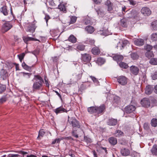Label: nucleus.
I'll list each match as a JSON object with an SVG mask.
<instances>
[{
  "label": "nucleus",
  "instance_id": "39",
  "mask_svg": "<svg viewBox=\"0 0 157 157\" xmlns=\"http://www.w3.org/2000/svg\"><path fill=\"white\" fill-rule=\"evenodd\" d=\"M151 26L154 30H157V20L152 22Z\"/></svg>",
  "mask_w": 157,
  "mask_h": 157
},
{
  "label": "nucleus",
  "instance_id": "59",
  "mask_svg": "<svg viewBox=\"0 0 157 157\" xmlns=\"http://www.w3.org/2000/svg\"><path fill=\"white\" fill-rule=\"evenodd\" d=\"M50 18V17L49 15H45V16L44 18V19H45L46 22L47 24V23H48V20H49Z\"/></svg>",
  "mask_w": 157,
  "mask_h": 157
},
{
  "label": "nucleus",
  "instance_id": "22",
  "mask_svg": "<svg viewBox=\"0 0 157 157\" xmlns=\"http://www.w3.org/2000/svg\"><path fill=\"white\" fill-rule=\"evenodd\" d=\"M96 106H91L88 107L87 109L88 112L90 114L96 113L97 110Z\"/></svg>",
  "mask_w": 157,
  "mask_h": 157
},
{
  "label": "nucleus",
  "instance_id": "20",
  "mask_svg": "<svg viewBox=\"0 0 157 157\" xmlns=\"http://www.w3.org/2000/svg\"><path fill=\"white\" fill-rule=\"evenodd\" d=\"M105 5L107 7V10L110 12L113 10V4L109 0H107L105 2Z\"/></svg>",
  "mask_w": 157,
  "mask_h": 157
},
{
  "label": "nucleus",
  "instance_id": "11",
  "mask_svg": "<svg viewBox=\"0 0 157 157\" xmlns=\"http://www.w3.org/2000/svg\"><path fill=\"white\" fill-rule=\"evenodd\" d=\"M141 13L144 16H149L151 13L150 10L147 7H144L142 8L141 10Z\"/></svg>",
  "mask_w": 157,
  "mask_h": 157
},
{
  "label": "nucleus",
  "instance_id": "29",
  "mask_svg": "<svg viewBox=\"0 0 157 157\" xmlns=\"http://www.w3.org/2000/svg\"><path fill=\"white\" fill-rule=\"evenodd\" d=\"M68 40L72 43H75L76 41V38L73 35H71L68 38Z\"/></svg>",
  "mask_w": 157,
  "mask_h": 157
},
{
  "label": "nucleus",
  "instance_id": "13",
  "mask_svg": "<svg viewBox=\"0 0 157 157\" xmlns=\"http://www.w3.org/2000/svg\"><path fill=\"white\" fill-rule=\"evenodd\" d=\"M121 98L117 96H115L113 98V105L114 106L118 107L121 105Z\"/></svg>",
  "mask_w": 157,
  "mask_h": 157
},
{
  "label": "nucleus",
  "instance_id": "10",
  "mask_svg": "<svg viewBox=\"0 0 157 157\" xmlns=\"http://www.w3.org/2000/svg\"><path fill=\"white\" fill-rule=\"evenodd\" d=\"M35 29L36 27L34 24H29L26 27L25 30L27 32L33 33L35 31Z\"/></svg>",
  "mask_w": 157,
  "mask_h": 157
},
{
  "label": "nucleus",
  "instance_id": "26",
  "mask_svg": "<svg viewBox=\"0 0 157 157\" xmlns=\"http://www.w3.org/2000/svg\"><path fill=\"white\" fill-rule=\"evenodd\" d=\"M151 151L153 155H157V145L154 144L153 145L151 150Z\"/></svg>",
  "mask_w": 157,
  "mask_h": 157
},
{
  "label": "nucleus",
  "instance_id": "4",
  "mask_svg": "<svg viewBox=\"0 0 157 157\" xmlns=\"http://www.w3.org/2000/svg\"><path fill=\"white\" fill-rule=\"evenodd\" d=\"M127 14L126 17L129 18H135L137 17L138 12L135 10H128L126 11Z\"/></svg>",
  "mask_w": 157,
  "mask_h": 157
},
{
  "label": "nucleus",
  "instance_id": "8",
  "mask_svg": "<svg viewBox=\"0 0 157 157\" xmlns=\"http://www.w3.org/2000/svg\"><path fill=\"white\" fill-rule=\"evenodd\" d=\"M117 81L120 84L122 85H125L127 83V78L123 76H120L117 77Z\"/></svg>",
  "mask_w": 157,
  "mask_h": 157
},
{
  "label": "nucleus",
  "instance_id": "44",
  "mask_svg": "<svg viewBox=\"0 0 157 157\" xmlns=\"http://www.w3.org/2000/svg\"><path fill=\"white\" fill-rule=\"evenodd\" d=\"M84 140L87 143H91L92 142L91 139L89 137L86 136H84Z\"/></svg>",
  "mask_w": 157,
  "mask_h": 157
},
{
  "label": "nucleus",
  "instance_id": "51",
  "mask_svg": "<svg viewBox=\"0 0 157 157\" xmlns=\"http://www.w3.org/2000/svg\"><path fill=\"white\" fill-rule=\"evenodd\" d=\"M34 38L32 37H27L23 38L25 42H27L29 40H33Z\"/></svg>",
  "mask_w": 157,
  "mask_h": 157
},
{
  "label": "nucleus",
  "instance_id": "25",
  "mask_svg": "<svg viewBox=\"0 0 157 157\" xmlns=\"http://www.w3.org/2000/svg\"><path fill=\"white\" fill-rule=\"evenodd\" d=\"M124 135V133L121 131L119 130H116L114 133V135L116 137H119L122 136H123Z\"/></svg>",
  "mask_w": 157,
  "mask_h": 157
},
{
  "label": "nucleus",
  "instance_id": "16",
  "mask_svg": "<svg viewBox=\"0 0 157 157\" xmlns=\"http://www.w3.org/2000/svg\"><path fill=\"white\" fill-rule=\"evenodd\" d=\"M130 70L132 74L136 75L138 73L139 69L137 67L132 66L130 67Z\"/></svg>",
  "mask_w": 157,
  "mask_h": 157
},
{
  "label": "nucleus",
  "instance_id": "57",
  "mask_svg": "<svg viewBox=\"0 0 157 157\" xmlns=\"http://www.w3.org/2000/svg\"><path fill=\"white\" fill-rule=\"evenodd\" d=\"M94 3L96 4H100L102 2V0H92Z\"/></svg>",
  "mask_w": 157,
  "mask_h": 157
},
{
  "label": "nucleus",
  "instance_id": "30",
  "mask_svg": "<svg viewBox=\"0 0 157 157\" xmlns=\"http://www.w3.org/2000/svg\"><path fill=\"white\" fill-rule=\"evenodd\" d=\"M151 126L153 127L157 126V119L155 118H152L151 120Z\"/></svg>",
  "mask_w": 157,
  "mask_h": 157
},
{
  "label": "nucleus",
  "instance_id": "17",
  "mask_svg": "<svg viewBox=\"0 0 157 157\" xmlns=\"http://www.w3.org/2000/svg\"><path fill=\"white\" fill-rule=\"evenodd\" d=\"M153 90V86L151 85H148L145 88V93L149 95L152 93Z\"/></svg>",
  "mask_w": 157,
  "mask_h": 157
},
{
  "label": "nucleus",
  "instance_id": "33",
  "mask_svg": "<svg viewBox=\"0 0 157 157\" xmlns=\"http://www.w3.org/2000/svg\"><path fill=\"white\" fill-rule=\"evenodd\" d=\"M130 56L131 58L133 60L137 59L139 57V56L136 53H131L130 54Z\"/></svg>",
  "mask_w": 157,
  "mask_h": 157
},
{
  "label": "nucleus",
  "instance_id": "52",
  "mask_svg": "<svg viewBox=\"0 0 157 157\" xmlns=\"http://www.w3.org/2000/svg\"><path fill=\"white\" fill-rule=\"evenodd\" d=\"M152 78L153 80L157 79V70L156 71L153 75H152Z\"/></svg>",
  "mask_w": 157,
  "mask_h": 157
},
{
  "label": "nucleus",
  "instance_id": "15",
  "mask_svg": "<svg viewBox=\"0 0 157 157\" xmlns=\"http://www.w3.org/2000/svg\"><path fill=\"white\" fill-rule=\"evenodd\" d=\"M108 141L110 144L112 146H114L117 143V138L113 136L110 137L109 138Z\"/></svg>",
  "mask_w": 157,
  "mask_h": 157
},
{
  "label": "nucleus",
  "instance_id": "23",
  "mask_svg": "<svg viewBox=\"0 0 157 157\" xmlns=\"http://www.w3.org/2000/svg\"><path fill=\"white\" fill-rule=\"evenodd\" d=\"M113 59L117 62H119L123 59V57L121 55H116L113 57Z\"/></svg>",
  "mask_w": 157,
  "mask_h": 157
},
{
  "label": "nucleus",
  "instance_id": "38",
  "mask_svg": "<svg viewBox=\"0 0 157 157\" xmlns=\"http://www.w3.org/2000/svg\"><path fill=\"white\" fill-rule=\"evenodd\" d=\"M151 39L152 41H156L157 40V33H153L151 35Z\"/></svg>",
  "mask_w": 157,
  "mask_h": 157
},
{
  "label": "nucleus",
  "instance_id": "14",
  "mask_svg": "<svg viewBox=\"0 0 157 157\" xmlns=\"http://www.w3.org/2000/svg\"><path fill=\"white\" fill-rule=\"evenodd\" d=\"M68 111L64 108L62 106H61L54 110V111L57 114L58 113L63 112H67Z\"/></svg>",
  "mask_w": 157,
  "mask_h": 157
},
{
  "label": "nucleus",
  "instance_id": "31",
  "mask_svg": "<svg viewBox=\"0 0 157 157\" xmlns=\"http://www.w3.org/2000/svg\"><path fill=\"white\" fill-rule=\"evenodd\" d=\"M120 25L123 27H127V20L124 18L122 19L120 21Z\"/></svg>",
  "mask_w": 157,
  "mask_h": 157
},
{
  "label": "nucleus",
  "instance_id": "46",
  "mask_svg": "<svg viewBox=\"0 0 157 157\" xmlns=\"http://www.w3.org/2000/svg\"><path fill=\"white\" fill-rule=\"evenodd\" d=\"M45 133V132H44V130L43 129H41L40 130L39 132V135L38 137V138L39 137L41 136L42 137H43Z\"/></svg>",
  "mask_w": 157,
  "mask_h": 157
},
{
  "label": "nucleus",
  "instance_id": "47",
  "mask_svg": "<svg viewBox=\"0 0 157 157\" xmlns=\"http://www.w3.org/2000/svg\"><path fill=\"white\" fill-rule=\"evenodd\" d=\"M58 8L61 11H65V6L62 4H60L58 6Z\"/></svg>",
  "mask_w": 157,
  "mask_h": 157
},
{
  "label": "nucleus",
  "instance_id": "32",
  "mask_svg": "<svg viewBox=\"0 0 157 157\" xmlns=\"http://www.w3.org/2000/svg\"><path fill=\"white\" fill-rule=\"evenodd\" d=\"M119 65L121 67L125 69H127L128 67V65L126 63L124 62H120Z\"/></svg>",
  "mask_w": 157,
  "mask_h": 157
},
{
  "label": "nucleus",
  "instance_id": "49",
  "mask_svg": "<svg viewBox=\"0 0 157 157\" xmlns=\"http://www.w3.org/2000/svg\"><path fill=\"white\" fill-rule=\"evenodd\" d=\"M17 152L19 154H21L23 156H21V157H24L25 155L28 153L27 152H25L22 151H19Z\"/></svg>",
  "mask_w": 157,
  "mask_h": 157
},
{
  "label": "nucleus",
  "instance_id": "45",
  "mask_svg": "<svg viewBox=\"0 0 157 157\" xmlns=\"http://www.w3.org/2000/svg\"><path fill=\"white\" fill-rule=\"evenodd\" d=\"M76 129H72V135L73 136L75 137L76 138H78V136L76 132Z\"/></svg>",
  "mask_w": 157,
  "mask_h": 157
},
{
  "label": "nucleus",
  "instance_id": "34",
  "mask_svg": "<svg viewBox=\"0 0 157 157\" xmlns=\"http://www.w3.org/2000/svg\"><path fill=\"white\" fill-rule=\"evenodd\" d=\"M20 74H22V76L27 78H29L30 77V76L32 75L31 73H25L24 72H21L20 73Z\"/></svg>",
  "mask_w": 157,
  "mask_h": 157
},
{
  "label": "nucleus",
  "instance_id": "21",
  "mask_svg": "<svg viewBox=\"0 0 157 157\" xmlns=\"http://www.w3.org/2000/svg\"><path fill=\"white\" fill-rule=\"evenodd\" d=\"M0 12L2 13L5 16L8 15V12L7 10V7L6 6H3L0 9Z\"/></svg>",
  "mask_w": 157,
  "mask_h": 157
},
{
  "label": "nucleus",
  "instance_id": "1",
  "mask_svg": "<svg viewBox=\"0 0 157 157\" xmlns=\"http://www.w3.org/2000/svg\"><path fill=\"white\" fill-rule=\"evenodd\" d=\"M33 80L35 81L32 86L33 91L39 90L43 89L44 81L41 76L39 75H35Z\"/></svg>",
  "mask_w": 157,
  "mask_h": 157
},
{
  "label": "nucleus",
  "instance_id": "48",
  "mask_svg": "<svg viewBox=\"0 0 157 157\" xmlns=\"http://www.w3.org/2000/svg\"><path fill=\"white\" fill-rule=\"evenodd\" d=\"M6 100V98L5 96H3L0 99V104H2L5 102Z\"/></svg>",
  "mask_w": 157,
  "mask_h": 157
},
{
  "label": "nucleus",
  "instance_id": "63",
  "mask_svg": "<svg viewBox=\"0 0 157 157\" xmlns=\"http://www.w3.org/2000/svg\"><path fill=\"white\" fill-rule=\"evenodd\" d=\"M101 150H104V151L105 152V153L106 154H107V153H108L107 151L106 150V147H101Z\"/></svg>",
  "mask_w": 157,
  "mask_h": 157
},
{
  "label": "nucleus",
  "instance_id": "3",
  "mask_svg": "<svg viewBox=\"0 0 157 157\" xmlns=\"http://www.w3.org/2000/svg\"><path fill=\"white\" fill-rule=\"evenodd\" d=\"M69 120V123L72 127V129L80 128V123L75 118L72 117Z\"/></svg>",
  "mask_w": 157,
  "mask_h": 157
},
{
  "label": "nucleus",
  "instance_id": "60",
  "mask_svg": "<svg viewBox=\"0 0 157 157\" xmlns=\"http://www.w3.org/2000/svg\"><path fill=\"white\" fill-rule=\"evenodd\" d=\"M90 77L94 82H98V80L95 77L91 76H90Z\"/></svg>",
  "mask_w": 157,
  "mask_h": 157
},
{
  "label": "nucleus",
  "instance_id": "12",
  "mask_svg": "<svg viewBox=\"0 0 157 157\" xmlns=\"http://www.w3.org/2000/svg\"><path fill=\"white\" fill-rule=\"evenodd\" d=\"M107 124L109 126H115L117 125V120L113 118H109L108 119Z\"/></svg>",
  "mask_w": 157,
  "mask_h": 157
},
{
  "label": "nucleus",
  "instance_id": "53",
  "mask_svg": "<svg viewBox=\"0 0 157 157\" xmlns=\"http://www.w3.org/2000/svg\"><path fill=\"white\" fill-rule=\"evenodd\" d=\"M25 55V53L23 52L20 54L19 55H18L17 56L18 58H21V59H23Z\"/></svg>",
  "mask_w": 157,
  "mask_h": 157
},
{
  "label": "nucleus",
  "instance_id": "42",
  "mask_svg": "<svg viewBox=\"0 0 157 157\" xmlns=\"http://www.w3.org/2000/svg\"><path fill=\"white\" fill-rule=\"evenodd\" d=\"M151 64L153 65L157 64V58H153L151 59L150 61Z\"/></svg>",
  "mask_w": 157,
  "mask_h": 157
},
{
  "label": "nucleus",
  "instance_id": "62",
  "mask_svg": "<svg viewBox=\"0 0 157 157\" xmlns=\"http://www.w3.org/2000/svg\"><path fill=\"white\" fill-rule=\"evenodd\" d=\"M97 60L98 62H101V63H103L104 62V59L103 58L101 57L98 58Z\"/></svg>",
  "mask_w": 157,
  "mask_h": 157
},
{
  "label": "nucleus",
  "instance_id": "28",
  "mask_svg": "<svg viewBox=\"0 0 157 157\" xmlns=\"http://www.w3.org/2000/svg\"><path fill=\"white\" fill-rule=\"evenodd\" d=\"M128 43V40H124L122 41L121 43H120L118 45H121L120 46V48L121 49H122L124 48L126 45Z\"/></svg>",
  "mask_w": 157,
  "mask_h": 157
},
{
  "label": "nucleus",
  "instance_id": "58",
  "mask_svg": "<svg viewBox=\"0 0 157 157\" xmlns=\"http://www.w3.org/2000/svg\"><path fill=\"white\" fill-rule=\"evenodd\" d=\"M7 74V72L4 69H2L1 71V75H5Z\"/></svg>",
  "mask_w": 157,
  "mask_h": 157
},
{
  "label": "nucleus",
  "instance_id": "6",
  "mask_svg": "<svg viewBox=\"0 0 157 157\" xmlns=\"http://www.w3.org/2000/svg\"><path fill=\"white\" fill-rule=\"evenodd\" d=\"M81 59L83 62L88 63L90 62L91 59V55L87 53L81 54Z\"/></svg>",
  "mask_w": 157,
  "mask_h": 157
},
{
  "label": "nucleus",
  "instance_id": "37",
  "mask_svg": "<svg viewBox=\"0 0 157 157\" xmlns=\"http://www.w3.org/2000/svg\"><path fill=\"white\" fill-rule=\"evenodd\" d=\"M145 55L146 57L148 58H150L154 56L153 52L151 51H147L145 53Z\"/></svg>",
  "mask_w": 157,
  "mask_h": 157
},
{
  "label": "nucleus",
  "instance_id": "7",
  "mask_svg": "<svg viewBox=\"0 0 157 157\" xmlns=\"http://www.w3.org/2000/svg\"><path fill=\"white\" fill-rule=\"evenodd\" d=\"M135 106L132 105H129L126 106L124 108V112L127 113H133L136 109Z\"/></svg>",
  "mask_w": 157,
  "mask_h": 157
},
{
  "label": "nucleus",
  "instance_id": "2",
  "mask_svg": "<svg viewBox=\"0 0 157 157\" xmlns=\"http://www.w3.org/2000/svg\"><path fill=\"white\" fill-rule=\"evenodd\" d=\"M2 21H4L5 23L2 25L1 30L2 32L4 33L11 29L13 27V25L10 21H6L5 20Z\"/></svg>",
  "mask_w": 157,
  "mask_h": 157
},
{
  "label": "nucleus",
  "instance_id": "18",
  "mask_svg": "<svg viewBox=\"0 0 157 157\" xmlns=\"http://www.w3.org/2000/svg\"><path fill=\"white\" fill-rule=\"evenodd\" d=\"M135 45L138 46H141L144 44V40L143 39L139 38L136 39L134 41Z\"/></svg>",
  "mask_w": 157,
  "mask_h": 157
},
{
  "label": "nucleus",
  "instance_id": "36",
  "mask_svg": "<svg viewBox=\"0 0 157 157\" xmlns=\"http://www.w3.org/2000/svg\"><path fill=\"white\" fill-rule=\"evenodd\" d=\"M77 17L75 16H72L70 17V24H73L77 20Z\"/></svg>",
  "mask_w": 157,
  "mask_h": 157
},
{
  "label": "nucleus",
  "instance_id": "27",
  "mask_svg": "<svg viewBox=\"0 0 157 157\" xmlns=\"http://www.w3.org/2000/svg\"><path fill=\"white\" fill-rule=\"evenodd\" d=\"M85 29L88 33H92L94 31V27L91 26H86Z\"/></svg>",
  "mask_w": 157,
  "mask_h": 157
},
{
  "label": "nucleus",
  "instance_id": "61",
  "mask_svg": "<svg viewBox=\"0 0 157 157\" xmlns=\"http://www.w3.org/2000/svg\"><path fill=\"white\" fill-rule=\"evenodd\" d=\"M13 64L15 65L16 71L20 70V69H19V65L18 64L16 63H13Z\"/></svg>",
  "mask_w": 157,
  "mask_h": 157
},
{
  "label": "nucleus",
  "instance_id": "64",
  "mask_svg": "<svg viewBox=\"0 0 157 157\" xmlns=\"http://www.w3.org/2000/svg\"><path fill=\"white\" fill-rule=\"evenodd\" d=\"M12 155L13 157H20V155L17 154H12Z\"/></svg>",
  "mask_w": 157,
  "mask_h": 157
},
{
  "label": "nucleus",
  "instance_id": "43",
  "mask_svg": "<svg viewBox=\"0 0 157 157\" xmlns=\"http://www.w3.org/2000/svg\"><path fill=\"white\" fill-rule=\"evenodd\" d=\"M152 46L150 44H147L146 46H144V49L147 51H151L152 49Z\"/></svg>",
  "mask_w": 157,
  "mask_h": 157
},
{
  "label": "nucleus",
  "instance_id": "55",
  "mask_svg": "<svg viewBox=\"0 0 157 157\" xmlns=\"http://www.w3.org/2000/svg\"><path fill=\"white\" fill-rule=\"evenodd\" d=\"M49 5L53 7L55 6V3L53 0H51L49 1Z\"/></svg>",
  "mask_w": 157,
  "mask_h": 157
},
{
  "label": "nucleus",
  "instance_id": "50",
  "mask_svg": "<svg viewBox=\"0 0 157 157\" xmlns=\"http://www.w3.org/2000/svg\"><path fill=\"white\" fill-rule=\"evenodd\" d=\"M144 127L145 129L148 130L149 129V124L147 123H145L144 124Z\"/></svg>",
  "mask_w": 157,
  "mask_h": 157
},
{
  "label": "nucleus",
  "instance_id": "19",
  "mask_svg": "<svg viewBox=\"0 0 157 157\" xmlns=\"http://www.w3.org/2000/svg\"><path fill=\"white\" fill-rule=\"evenodd\" d=\"M121 153L122 155L127 156L129 155L130 152L128 149L124 148L121 150Z\"/></svg>",
  "mask_w": 157,
  "mask_h": 157
},
{
  "label": "nucleus",
  "instance_id": "41",
  "mask_svg": "<svg viewBox=\"0 0 157 157\" xmlns=\"http://www.w3.org/2000/svg\"><path fill=\"white\" fill-rule=\"evenodd\" d=\"M6 88V85H3L0 84V93H2L4 92Z\"/></svg>",
  "mask_w": 157,
  "mask_h": 157
},
{
  "label": "nucleus",
  "instance_id": "24",
  "mask_svg": "<svg viewBox=\"0 0 157 157\" xmlns=\"http://www.w3.org/2000/svg\"><path fill=\"white\" fill-rule=\"evenodd\" d=\"M91 52L94 55H98L100 52L99 49L97 47L93 48L91 50Z\"/></svg>",
  "mask_w": 157,
  "mask_h": 157
},
{
  "label": "nucleus",
  "instance_id": "56",
  "mask_svg": "<svg viewBox=\"0 0 157 157\" xmlns=\"http://www.w3.org/2000/svg\"><path fill=\"white\" fill-rule=\"evenodd\" d=\"M82 74L80 73L76 75V79L77 80H78L80 79L82 76Z\"/></svg>",
  "mask_w": 157,
  "mask_h": 157
},
{
  "label": "nucleus",
  "instance_id": "54",
  "mask_svg": "<svg viewBox=\"0 0 157 157\" xmlns=\"http://www.w3.org/2000/svg\"><path fill=\"white\" fill-rule=\"evenodd\" d=\"M130 4L133 6L135 5L136 4V2L133 0H128Z\"/></svg>",
  "mask_w": 157,
  "mask_h": 157
},
{
  "label": "nucleus",
  "instance_id": "40",
  "mask_svg": "<svg viewBox=\"0 0 157 157\" xmlns=\"http://www.w3.org/2000/svg\"><path fill=\"white\" fill-rule=\"evenodd\" d=\"M22 66L23 67V68L26 70H30L31 68V67L27 65L24 62H23L22 64Z\"/></svg>",
  "mask_w": 157,
  "mask_h": 157
},
{
  "label": "nucleus",
  "instance_id": "5",
  "mask_svg": "<svg viewBox=\"0 0 157 157\" xmlns=\"http://www.w3.org/2000/svg\"><path fill=\"white\" fill-rule=\"evenodd\" d=\"M142 105L145 108H148L150 106V102L149 99L147 98H144L142 99L140 101Z\"/></svg>",
  "mask_w": 157,
  "mask_h": 157
},
{
  "label": "nucleus",
  "instance_id": "35",
  "mask_svg": "<svg viewBox=\"0 0 157 157\" xmlns=\"http://www.w3.org/2000/svg\"><path fill=\"white\" fill-rule=\"evenodd\" d=\"M85 46L82 44H79L76 46V48L78 50L83 51L85 49Z\"/></svg>",
  "mask_w": 157,
  "mask_h": 157
},
{
  "label": "nucleus",
  "instance_id": "9",
  "mask_svg": "<svg viewBox=\"0 0 157 157\" xmlns=\"http://www.w3.org/2000/svg\"><path fill=\"white\" fill-rule=\"evenodd\" d=\"M96 106L97 110L96 113L97 114H102L105 112V107L104 105L102 104L99 106Z\"/></svg>",
  "mask_w": 157,
  "mask_h": 157
}]
</instances>
